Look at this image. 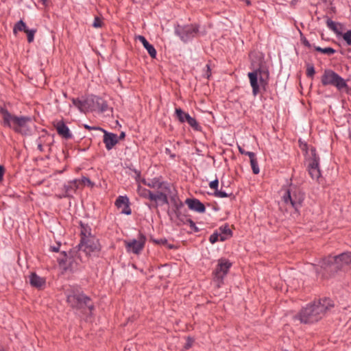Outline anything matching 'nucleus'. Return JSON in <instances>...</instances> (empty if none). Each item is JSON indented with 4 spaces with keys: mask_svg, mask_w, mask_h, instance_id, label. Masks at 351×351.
<instances>
[{
    "mask_svg": "<svg viewBox=\"0 0 351 351\" xmlns=\"http://www.w3.org/2000/svg\"><path fill=\"white\" fill-rule=\"evenodd\" d=\"M118 137H119V139H123V138H124V137H125V133H124V132H121V134H120V136H118Z\"/></svg>",
    "mask_w": 351,
    "mask_h": 351,
    "instance_id": "nucleus-48",
    "label": "nucleus"
},
{
    "mask_svg": "<svg viewBox=\"0 0 351 351\" xmlns=\"http://www.w3.org/2000/svg\"><path fill=\"white\" fill-rule=\"evenodd\" d=\"M220 230L221 231V233H223L224 234L228 236V237H230L231 236V230L227 228V227H224V228H220Z\"/></svg>",
    "mask_w": 351,
    "mask_h": 351,
    "instance_id": "nucleus-41",
    "label": "nucleus"
},
{
    "mask_svg": "<svg viewBox=\"0 0 351 351\" xmlns=\"http://www.w3.org/2000/svg\"><path fill=\"white\" fill-rule=\"evenodd\" d=\"M333 306V302L328 298H324L313 304L306 306L300 313L295 317V321L300 323H313L320 319L325 312Z\"/></svg>",
    "mask_w": 351,
    "mask_h": 351,
    "instance_id": "nucleus-1",
    "label": "nucleus"
},
{
    "mask_svg": "<svg viewBox=\"0 0 351 351\" xmlns=\"http://www.w3.org/2000/svg\"><path fill=\"white\" fill-rule=\"evenodd\" d=\"M138 193L139 194V195H141L143 197H145V198H148L149 199L152 195V192H151L150 191H149L146 189L142 188L140 186H138Z\"/></svg>",
    "mask_w": 351,
    "mask_h": 351,
    "instance_id": "nucleus-27",
    "label": "nucleus"
},
{
    "mask_svg": "<svg viewBox=\"0 0 351 351\" xmlns=\"http://www.w3.org/2000/svg\"><path fill=\"white\" fill-rule=\"evenodd\" d=\"M103 25L101 19L99 17H95L93 23V26L95 28L101 27Z\"/></svg>",
    "mask_w": 351,
    "mask_h": 351,
    "instance_id": "nucleus-34",
    "label": "nucleus"
},
{
    "mask_svg": "<svg viewBox=\"0 0 351 351\" xmlns=\"http://www.w3.org/2000/svg\"><path fill=\"white\" fill-rule=\"evenodd\" d=\"M218 234H219V241H224L229 237L228 236L224 234L223 233H220Z\"/></svg>",
    "mask_w": 351,
    "mask_h": 351,
    "instance_id": "nucleus-44",
    "label": "nucleus"
},
{
    "mask_svg": "<svg viewBox=\"0 0 351 351\" xmlns=\"http://www.w3.org/2000/svg\"><path fill=\"white\" fill-rule=\"evenodd\" d=\"M104 133L103 141L107 150L112 149L118 143L119 137L116 134L108 132L104 129L101 130Z\"/></svg>",
    "mask_w": 351,
    "mask_h": 351,
    "instance_id": "nucleus-14",
    "label": "nucleus"
},
{
    "mask_svg": "<svg viewBox=\"0 0 351 351\" xmlns=\"http://www.w3.org/2000/svg\"><path fill=\"white\" fill-rule=\"evenodd\" d=\"M0 114L4 126L9 127L22 135L32 134L34 125L31 117L15 116L3 108H0Z\"/></svg>",
    "mask_w": 351,
    "mask_h": 351,
    "instance_id": "nucleus-2",
    "label": "nucleus"
},
{
    "mask_svg": "<svg viewBox=\"0 0 351 351\" xmlns=\"http://www.w3.org/2000/svg\"><path fill=\"white\" fill-rule=\"evenodd\" d=\"M0 351H6V350H4V349H3V348H0Z\"/></svg>",
    "mask_w": 351,
    "mask_h": 351,
    "instance_id": "nucleus-51",
    "label": "nucleus"
},
{
    "mask_svg": "<svg viewBox=\"0 0 351 351\" xmlns=\"http://www.w3.org/2000/svg\"><path fill=\"white\" fill-rule=\"evenodd\" d=\"M247 156L250 159V165L252 169V171L254 174H258L260 172V169L258 165V161L256 158L255 154L253 153H247Z\"/></svg>",
    "mask_w": 351,
    "mask_h": 351,
    "instance_id": "nucleus-22",
    "label": "nucleus"
},
{
    "mask_svg": "<svg viewBox=\"0 0 351 351\" xmlns=\"http://www.w3.org/2000/svg\"><path fill=\"white\" fill-rule=\"evenodd\" d=\"M73 104L77 107L81 112H84L88 108V105L85 101H81L78 99H73Z\"/></svg>",
    "mask_w": 351,
    "mask_h": 351,
    "instance_id": "nucleus-24",
    "label": "nucleus"
},
{
    "mask_svg": "<svg viewBox=\"0 0 351 351\" xmlns=\"http://www.w3.org/2000/svg\"><path fill=\"white\" fill-rule=\"evenodd\" d=\"M86 104L88 105V108L95 109H99L101 112H106L108 110H110L107 103L100 97L95 95H91L86 99Z\"/></svg>",
    "mask_w": 351,
    "mask_h": 351,
    "instance_id": "nucleus-13",
    "label": "nucleus"
},
{
    "mask_svg": "<svg viewBox=\"0 0 351 351\" xmlns=\"http://www.w3.org/2000/svg\"><path fill=\"white\" fill-rule=\"evenodd\" d=\"M40 1L42 2V3H43L44 5H47V0H40Z\"/></svg>",
    "mask_w": 351,
    "mask_h": 351,
    "instance_id": "nucleus-50",
    "label": "nucleus"
},
{
    "mask_svg": "<svg viewBox=\"0 0 351 351\" xmlns=\"http://www.w3.org/2000/svg\"><path fill=\"white\" fill-rule=\"evenodd\" d=\"M187 117V119H186V122L193 128H194L195 130H199V124L197 123V122L196 121V120L191 117L190 115L189 116H186Z\"/></svg>",
    "mask_w": 351,
    "mask_h": 351,
    "instance_id": "nucleus-30",
    "label": "nucleus"
},
{
    "mask_svg": "<svg viewBox=\"0 0 351 351\" xmlns=\"http://www.w3.org/2000/svg\"><path fill=\"white\" fill-rule=\"evenodd\" d=\"M145 241V237L140 234L136 239L125 241L124 244L128 252L139 254L144 248Z\"/></svg>",
    "mask_w": 351,
    "mask_h": 351,
    "instance_id": "nucleus-10",
    "label": "nucleus"
},
{
    "mask_svg": "<svg viewBox=\"0 0 351 351\" xmlns=\"http://www.w3.org/2000/svg\"><path fill=\"white\" fill-rule=\"evenodd\" d=\"M27 29L28 28L27 27L26 25L23 22V21H20L15 25L14 27V32L16 33L17 31H24L25 32Z\"/></svg>",
    "mask_w": 351,
    "mask_h": 351,
    "instance_id": "nucleus-28",
    "label": "nucleus"
},
{
    "mask_svg": "<svg viewBox=\"0 0 351 351\" xmlns=\"http://www.w3.org/2000/svg\"><path fill=\"white\" fill-rule=\"evenodd\" d=\"M89 237H95L91 234L90 229L89 228V227L82 225L81 240H84V239H88Z\"/></svg>",
    "mask_w": 351,
    "mask_h": 351,
    "instance_id": "nucleus-25",
    "label": "nucleus"
},
{
    "mask_svg": "<svg viewBox=\"0 0 351 351\" xmlns=\"http://www.w3.org/2000/svg\"><path fill=\"white\" fill-rule=\"evenodd\" d=\"M238 149H239V152L241 154H245V155H247V153H252L251 152H246L241 147H240L239 145H238Z\"/></svg>",
    "mask_w": 351,
    "mask_h": 351,
    "instance_id": "nucleus-47",
    "label": "nucleus"
},
{
    "mask_svg": "<svg viewBox=\"0 0 351 351\" xmlns=\"http://www.w3.org/2000/svg\"><path fill=\"white\" fill-rule=\"evenodd\" d=\"M100 251V245L99 240L95 237H89L81 240L79 244V257L82 258V253H84L86 256H96Z\"/></svg>",
    "mask_w": 351,
    "mask_h": 351,
    "instance_id": "nucleus-8",
    "label": "nucleus"
},
{
    "mask_svg": "<svg viewBox=\"0 0 351 351\" xmlns=\"http://www.w3.org/2000/svg\"><path fill=\"white\" fill-rule=\"evenodd\" d=\"M74 183L75 184L81 183L82 186L88 185V186H93V185L92 184L91 181L88 178H85V177H83L80 180H74Z\"/></svg>",
    "mask_w": 351,
    "mask_h": 351,
    "instance_id": "nucleus-31",
    "label": "nucleus"
},
{
    "mask_svg": "<svg viewBox=\"0 0 351 351\" xmlns=\"http://www.w3.org/2000/svg\"><path fill=\"white\" fill-rule=\"evenodd\" d=\"M186 224L189 225L191 230L194 232H198L199 229L195 226V223L191 219H187Z\"/></svg>",
    "mask_w": 351,
    "mask_h": 351,
    "instance_id": "nucleus-36",
    "label": "nucleus"
},
{
    "mask_svg": "<svg viewBox=\"0 0 351 351\" xmlns=\"http://www.w3.org/2000/svg\"><path fill=\"white\" fill-rule=\"evenodd\" d=\"M5 173V169L2 165H0V182L3 180V175Z\"/></svg>",
    "mask_w": 351,
    "mask_h": 351,
    "instance_id": "nucleus-46",
    "label": "nucleus"
},
{
    "mask_svg": "<svg viewBox=\"0 0 351 351\" xmlns=\"http://www.w3.org/2000/svg\"><path fill=\"white\" fill-rule=\"evenodd\" d=\"M193 339L190 338V337H188L187 339H186V342L184 345V348L186 350H188L189 348H191L193 346Z\"/></svg>",
    "mask_w": 351,
    "mask_h": 351,
    "instance_id": "nucleus-40",
    "label": "nucleus"
},
{
    "mask_svg": "<svg viewBox=\"0 0 351 351\" xmlns=\"http://www.w3.org/2000/svg\"><path fill=\"white\" fill-rule=\"evenodd\" d=\"M280 208L285 207L286 210L293 209L298 213L304 199V194L294 186L281 191Z\"/></svg>",
    "mask_w": 351,
    "mask_h": 351,
    "instance_id": "nucleus-3",
    "label": "nucleus"
},
{
    "mask_svg": "<svg viewBox=\"0 0 351 351\" xmlns=\"http://www.w3.org/2000/svg\"><path fill=\"white\" fill-rule=\"evenodd\" d=\"M215 196L217 197H228V194L224 191L216 190V191H215Z\"/></svg>",
    "mask_w": 351,
    "mask_h": 351,
    "instance_id": "nucleus-37",
    "label": "nucleus"
},
{
    "mask_svg": "<svg viewBox=\"0 0 351 351\" xmlns=\"http://www.w3.org/2000/svg\"><path fill=\"white\" fill-rule=\"evenodd\" d=\"M29 280L32 286L38 289H41L45 285V278L38 276L35 273H32L29 275Z\"/></svg>",
    "mask_w": 351,
    "mask_h": 351,
    "instance_id": "nucleus-19",
    "label": "nucleus"
},
{
    "mask_svg": "<svg viewBox=\"0 0 351 351\" xmlns=\"http://www.w3.org/2000/svg\"><path fill=\"white\" fill-rule=\"evenodd\" d=\"M209 241H210V242L211 243H215L217 241H219V234H218V233H214V234H211L210 238H209Z\"/></svg>",
    "mask_w": 351,
    "mask_h": 351,
    "instance_id": "nucleus-39",
    "label": "nucleus"
},
{
    "mask_svg": "<svg viewBox=\"0 0 351 351\" xmlns=\"http://www.w3.org/2000/svg\"><path fill=\"white\" fill-rule=\"evenodd\" d=\"M67 302L73 308L82 311L84 313L87 310L91 313L94 306L90 299L81 293L79 289L70 288L67 290Z\"/></svg>",
    "mask_w": 351,
    "mask_h": 351,
    "instance_id": "nucleus-4",
    "label": "nucleus"
},
{
    "mask_svg": "<svg viewBox=\"0 0 351 351\" xmlns=\"http://www.w3.org/2000/svg\"><path fill=\"white\" fill-rule=\"evenodd\" d=\"M315 49L317 51L322 52L324 54L332 55L335 53V50L331 47L322 48L320 47H315Z\"/></svg>",
    "mask_w": 351,
    "mask_h": 351,
    "instance_id": "nucleus-29",
    "label": "nucleus"
},
{
    "mask_svg": "<svg viewBox=\"0 0 351 351\" xmlns=\"http://www.w3.org/2000/svg\"><path fill=\"white\" fill-rule=\"evenodd\" d=\"M218 185H219V181H218L217 179L210 182V184H209L210 188L212 189H214L215 191H216V190H218L217 189Z\"/></svg>",
    "mask_w": 351,
    "mask_h": 351,
    "instance_id": "nucleus-38",
    "label": "nucleus"
},
{
    "mask_svg": "<svg viewBox=\"0 0 351 351\" xmlns=\"http://www.w3.org/2000/svg\"><path fill=\"white\" fill-rule=\"evenodd\" d=\"M250 86L252 88V95L255 97L262 90L265 91L268 86L269 73L261 66L247 73Z\"/></svg>",
    "mask_w": 351,
    "mask_h": 351,
    "instance_id": "nucleus-5",
    "label": "nucleus"
},
{
    "mask_svg": "<svg viewBox=\"0 0 351 351\" xmlns=\"http://www.w3.org/2000/svg\"><path fill=\"white\" fill-rule=\"evenodd\" d=\"M315 73V69H314L313 66L308 64L306 68V75L308 77H312L314 75Z\"/></svg>",
    "mask_w": 351,
    "mask_h": 351,
    "instance_id": "nucleus-35",
    "label": "nucleus"
},
{
    "mask_svg": "<svg viewBox=\"0 0 351 351\" xmlns=\"http://www.w3.org/2000/svg\"><path fill=\"white\" fill-rule=\"evenodd\" d=\"M326 25L330 29L332 30L336 34H341L340 30L341 29V25L340 23H335L331 19H328L326 21Z\"/></svg>",
    "mask_w": 351,
    "mask_h": 351,
    "instance_id": "nucleus-23",
    "label": "nucleus"
},
{
    "mask_svg": "<svg viewBox=\"0 0 351 351\" xmlns=\"http://www.w3.org/2000/svg\"><path fill=\"white\" fill-rule=\"evenodd\" d=\"M186 204L190 209L198 213H204L206 210L204 205L197 199H187Z\"/></svg>",
    "mask_w": 351,
    "mask_h": 351,
    "instance_id": "nucleus-17",
    "label": "nucleus"
},
{
    "mask_svg": "<svg viewBox=\"0 0 351 351\" xmlns=\"http://www.w3.org/2000/svg\"><path fill=\"white\" fill-rule=\"evenodd\" d=\"M321 82L324 86L332 85L335 86L339 90L348 88V85L344 79L330 69L324 71Z\"/></svg>",
    "mask_w": 351,
    "mask_h": 351,
    "instance_id": "nucleus-7",
    "label": "nucleus"
},
{
    "mask_svg": "<svg viewBox=\"0 0 351 351\" xmlns=\"http://www.w3.org/2000/svg\"><path fill=\"white\" fill-rule=\"evenodd\" d=\"M129 200L127 197L125 196H119L115 202L116 206L121 209V212L122 213L130 215L131 213V210L128 205Z\"/></svg>",
    "mask_w": 351,
    "mask_h": 351,
    "instance_id": "nucleus-16",
    "label": "nucleus"
},
{
    "mask_svg": "<svg viewBox=\"0 0 351 351\" xmlns=\"http://www.w3.org/2000/svg\"><path fill=\"white\" fill-rule=\"evenodd\" d=\"M232 263L226 258H221L218 261L217 267L213 272L215 278L221 282L223 277L228 274Z\"/></svg>",
    "mask_w": 351,
    "mask_h": 351,
    "instance_id": "nucleus-12",
    "label": "nucleus"
},
{
    "mask_svg": "<svg viewBox=\"0 0 351 351\" xmlns=\"http://www.w3.org/2000/svg\"><path fill=\"white\" fill-rule=\"evenodd\" d=\"M176 114L179 121L182 123L186 121V116L189 115L188 113H186L184 111H182L180 108L176 109Z\"/></svg>",
    "mask_w": 351,
    "mask_h": 351,
    "instance_id": "nucleus-26",
    "label": "nucleus"
},
{
    "mask_svg": "<svg viewBox=\"0 0 351 351\" xmlns=\"http://www.w3.org/2000/svg\"><path fill=\"white\" fill-rule=\"evenodd\" d=\"M175 32L183 42H187L197 35L198 27L195 25L184 26L178 25L175 29Z\"/></svg>",
    "mask_w": 351,
    "mask_h": 351,
    "instance_id": "nucleus-9",
    "label": "nucleus"
},
{
    "mask_svg": "<svg viewBox=\"0 0 351 351\" xmlns=\"http://www.w3.org/2000/svg\"><path fill=\"white\" fill-rule=\"evenodd\" d=\"M84 127L86 129L88 130H100V131H101V129H102V128H99V127H90V126H89V125H86V124H85V125H84Z\"/></svg>",
    "mask_w": 351,
    "mask_h": 351,
    "instance_id": "nucleus-45",
    "label": "nucleus"
},
{
    "mask_svg": "<svg viewBox=\"0 0 351 351\" xmlns=\"http://www.w3.org/2000/svg\"><path fill=\"white\" fill-rule=\"evenodd\" d=\"M58 134L62 137L69 139L72 137V134L69 128L62 121H58L54 124Z\"/></svg>",
    "mask_w": 351,
    "mask_h": 351,
    "instance_id": "nucleus-15",
    "label": "nucleus"
},
{
    "mask_svg": "<svg viewBox=\"0 0 351 351\" xmlns=\"http://www.w3.org/2000/svg\"><path fill=\"white\" fill-rule=\"evenodd\" d=\"M206 71L204 73V76L208 79L210 76V66L208 64H206Z\"/></svg>",
    "mask_w": 351,
    "mask_h": 351,
    "instance_id": "nucleus-43",
    "label": "nucleus"
},
{
    "mask_svg": "<svg viewBox=\"0 0 351 351\" xmlns=\"http://www.w3.org/2000/svg\"><path fill=\"white\" fill-rule=\"evenodd\" d=\"M138 40L143 44V47L147 49L148 53L152 58H155L156 56V51L154 46L145 39L143 36H138Z\"/></svg>",
    "mask_w": 351,
    "mask_h": 351,
    "instance_id": "nucleus-20",
    "label": "nucleus"
},
{
    "mask_svg": "<svg viewBox=\"0 0 351 351\" xmlns=\"http://www.w3.org/2000/svg\"><path fill=\"white\" fill-rule=\"evenodd\" d=\"M142 182L147 185V186L153 189H165L168 190L169 186L167 184L160 182L159 179L154 178L148 181H146L145 180H143Z\"/></svg>",
    "mask_w": 351,
    "mask_h": 351,
    "instance_id": "nucleus-18",
    "label": "nucleus"
},
{
    "mask_svg": "<svg viewBox=\"0 0 351 351\" xmlns=\"http://www.w3.org/2000/svg\"><path fill=\"white\" fill-rule=\"evenodd\" d=\"M246 3L249 4V3H250V1H246Z\"/></svg>",
    "mask_w": 351,
    "mask_h": 351,
    "instance_id": "nucleus-52",
    "label": "nucleus"
},
{
    "mask_svg": "<svg viewBox=\"0 0 351 351\" xmlns=\"http://www.w3.org/2000/svg\"><path fill=\"white\" fill-rule=\"evenodd\" d=\"M308 159V173L313 179H318L320 177L319 169V157L316 154L315 149L311 148Z\"/></svg>",
    "mask_w": 351,
    "mask_h": 351,
    "instance_id": "nucleus-11",
    "label": "nucleus"
},
{
    "mask_svg": "<svg viewBox=\"0 0 351 351\" xmlns=\"http://www.w3.org/2000/svg\"><path fill=\"white\" fill-rule=\"evenodd\" d=\"M350 265L351 252H344L338 256H329L324 258L320 267L330 273H333Z\"/></svg>",
    "mask_w": 351,
    "mask_h": 351,
    "instance_id": "nucleus-6",
    "label": "nucleus"
},
{
    "mask_svg": "<svg viewBox=\"0 0 351 351\" xmlns=\"http://www.w3.org/2000/svg\"><path fill=\"white\" fill-rule=\"evenodd\" d=\"M150 200L154 201L156 203L161 204H168V199L167 195L162 191H158L156 194L152 193Z\"/></svg>",
    "mask_w": 351,
    "mask_h": 351,
    "instance_id": "nucleus-21",
    "label": "nucleus"
},
{
    "mask_svg": "<svg viewBox=\"0 0 351 351\" xmlns=\"http://www.w3.org/2000/svg\"><path fill=\"white\" fill-rule=\"evenodd\" d=\"M58 249H59V247H52V250H53V251H54V252H58Z\"/></svg>",
    "mask_w": 351,
    "mask_h": 351,
    "instance_id": "nucleus-49",
    "label": "nucleus"
},
{
    "mask_svg": "<svg viewBox=\"0 0 351 351\" xmlns=\"http://www.w3.org/2000/svg\"><path fill=\"white\" fill-rule=\"evenodd\" d=\"M343 40L346 42V43L351 46V30L347 31L343 35Z\"/></svg>",
    "mask_w": 351,
    "mask_h": 351,
    "instance_id": "nucleus-32",
    "label": "nucleus"
},
{
    "mask_svg": "<svg viewBox=\"0 0 351 351\" xmlns=\"http://www.w3.org/2000/svg\"><path fill=\"white\" fill-rule=\"evenodd\" d=\"M36 32L35 29H27L25 33L27 36V40L29 43H32L34 40V34Z\"/></svg>",
    "mask_w": 351,
    "mask_h": 351,
    "instance_id": "nucleus-33",
    "label": "nucleus"
},
{
    "mask_svg": "<svg viewBox=\"0 0 351 351\" xmlns=\"http://www.w3.org/2000/svg\"><path fill=\"white\" fill-rule=\"evenodd\" d=\"M81 186H82L81 183L75 184L74 183V180H73V182H71L70 183L69 188H71V189H73V190H76L77 189H78Z\"/></svg>",
    "mask_w": 351,
    "mask_h": 351,
    "instance_id": "nucleus-42",
    "label": "nucleus"
}]
</instances>
